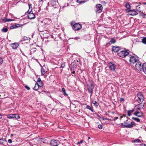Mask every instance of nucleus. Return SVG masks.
I'll list each match as a JSON object with an SVG mask.
<instances>
[{
  "mask_svg": "<svg viewBox=\"0 0 146 146\" xmlns=\"http://www.w3.org/2000/svg\"><path fill=\"white\" fill-rule=\"evenodd\" d=\"M70 25L72 27V29L74 31H78L82 28V25L79 23H74V22H72Z\"/></svg>",
  "mask_w": 146,
  "mask_h": 146,
  "instance_id": "1",
  "label": "nucleus"
},
{
  "mask_svg": "<svg viewBox=\"0 0 146 146\" xmlns=\"http://www.w3.org/2000/svg\"><path fill=\"white\" fill-rule=\"evenodd\" d=\"M129 50L124 48L123 50H121L120 52L118 53V55L120 57L125 58L129 54Z\"/></svg>",
  "mask_w": 146,
  "mask_h": 146,
  "instance_id": "2",
  "label": "nucleus"
},
{
  "mask_svg": "<svg viewBox=\"0 0 146 146\" xmlns=\"http://www.w3.org/2000/svg\"><path fill=\"white\" fill-rule=\"evenodd\" d=\"M135 125L134 122H131L130 123L128 120H126L124 122L123 125L126 128H131L132 127L133 125Z\"/></svg>",
  "mask_w": 146,
  "mask_h": 146,
  "instance_id": "3",
  "label": "nucleus"
},
{
  "mask_svg": "<svg viewBox=\"0 0 146 146\" xmlns=\"http://www.w3.org/2000/svg\"><path fill=\"white\" fill-rule=\"evenodd\" d=\"M102 5L100 4H98L96 5L95 11L97 13H100L102 11Z\"/></svg>",
  "mask_w": 146,
  "mask_h": 146,
  "instance_id": "4",
  "label": "nucleus"
},
{
  "mask_svg": "<svg viewBox=\"0 0 146 146\" xmlns=\"http://www.w3.org/2000/svg\"><path fill=\"white\" fill-rule=\"evenodd\" d=\"M42 85L43 84L41 81H37L36 83L35 84V86L33 89L35 90H36L38 89L39 87L42 86Z\"/></svg>",
  "mask_w": 146,
  "mask_h": 146,
  "instance_id": "5",
  "label": "nucleus"
},
{
  "mask_svg": "<svg viewBox=\"0 0 146 146\" xmlns=\"http://www.w3.org/2000/svg\"><path fill=\"white\" fill-rule=\"evenodd\" d=\"M129 61L131 63L134 64L137 62L138 60L137 58L134 56L129 55Z\"/></svg>",
  "mask_w": 146,
  "mask_h": 146,
  "instance_id": "6",
  "label": "nucleus"
},
{
  "mask_svg": "<svg viewBox=\"0 0 146 146\" xmlns=\"http://www.w3.org/2000/svg\"><path fill=\"white\" fill-rule=\"evenodd\" d=\"M137 96L139 99L137 100L138 102L139 103H141L144 100V98L143 94L140 92L138 93Z\"/></svg>",
  "mask_w": 146,
  "mask_h": 146,
  "instance_id": "7",
  "label": "nucleus"
},
{
  "mask_svg": "<svg viewBox=\"0 0 146 146\" xmlns=\"http://www.w3.org/2000/svg\"><path fill=\"white\" fill-rule=\"evenodd\" d=\"M58 3L57 0H50L48 5L50 7H54L57 5Z\"/></svg>",
  "mask_w": 146,
  "mask_h": 146,
  "instance_id": "8",
  "label": "nucleus"
},
{
  "mask_svg": "<svg viewBox=\"0 0 146 146\" xmlns=\"http://www.w3.org/2000/svg\"><path fill=\"white\" fill-rule=\"evenodd\" d=\"M60 143V141L58 140L52 139L51 140L50 145L51 146H57Z\"/></svg>",
  "mask_w": 146,
  "mask_h": 146,
  "instance_id": "9",
  "label": "nucleus"
},
{
  "mask_svg": "<svg viewBox=\"0 0 146 146\" xmlns=\"http://www.w3.org/2000/svg\"><path fill=\"white\" fill-rule=\"evenodd\" d=\"M87 86L88 92L89 93L91 94L92 95L94 86H93L92 84V83H91L90 84H87Z\"/></svg>",
  "mask_w": 146,
  "mask_h": 146,
  "instance_id": "10",
  "label": "nucleus"
},
{
  "mask_svg": "<svg viewBox=\"0 0 146 146\" xmlns=\"http://www.w3.org/2000/svg\"><path fill=\"white\" fill-rule=\"evenodd\" d=\"M134 115L138 117H142L144 116L142 112L140 111H139L138 110H136L134 113Z\"/></svg>",
  "mask_w": 146,
  "mask_h": 146,
  "instance_id": "11",
  "label": "nucleus"
},
{
  "mask_svg": "<svg viewBox=\"0 0 146 146\" xmlns=\"http://www.w3.org/2000/svg\"><path fill=\"white\" fill-rule=\"evenodd\" d=\"M125 7H126L127 9H126V12L128 13H129L131 11V6L129 3H127L125 5Z\"/></svg>",
  "mask_w": 146,
  "mask_h": 146,
  "instance_id": "12",
  "label": "nucleus"
},
{
  "mask_svg": "<svg viewBox=\"0 0 146 146\" xmlns=\"http://www.w3.org/2000/svg\"><path fill=\"white\" fill-rule=\"evenodd\" d=\"M141 63L140 62H138L136 63L135 65V67L136 69L138 70H141V69H142V65H141Z\"/></svg>",
  "mask_w": 146,
  "mask_h": 146,
  "instance_id": "13",
  "label": "nucleus"
},
{
  "mask_svg": "<svg viewBox=\"0 0 146 146\" xmlns=\"http://www.w3.org/2000/svg\"><path fill=\"white\" fill-rule=\"evenodd\" d=\"M109 68L112 71H114L115 68V65L111 62H110L109 63Z\"/></svg>",
  "mask_w": 146,
  "mask_h": 146,
  "instance_id": "14",
  "label": "nucleus"
},
{
  "mask_svg": "<svg viewBox=\"0 0 146 146\" xmlns=\"http://www.w3.org/2000/svg\"><path fill=\"white\" fill-rule=\"evenodd\" d=\"M120 48L119 46H113L112 48V51L114 52H116L120 50Z\"/></svg>",
  "mask_w": 146,
  "mask_h": 146,
  "instance_id": "15",
  "label": "nucleus"
},
{
  "mask_svg": "<svg viewBox=\"0 0 146 146\" xmlns=\"http://www.w3.org/2000/svg\"><path fill=\"white\" fill-rule=\"evenodd\" d=\"M144 104L141 103H140V104L137 105L136 107H137V109L138 110H140L141 109H143L144 107Z\"/></svg>",
  "mask_w": 146,
  "mask_h": 146,
  "instance_id": "16",
  "label": "nucleus"
},
{
  "mask_svg": "<svg viewBox=\"0 0 146 146\" xmlns=\"http://www.w3.org/2000/svg\"><path fill=\"white\" fill-rule=\"evenodd\" d=\"M28 13V17L30 19H34L35 18L34 14L33 13Z\"/></svg>",
  "mask_w": 146,
  "mask_h": 146,
  "instance_id": "17",
  "label": "nucleus"
},
{
  "mask_svg": "<svg viewBox=\"0 0 146 146\" xmlns=\"http://www.w3.org/2000/svg\"><path fill=\"white\" fill-rule=\"evenodd\" d=\"M50 21V20L49 19H45L42 21V23L45 24H48Z\"/></svg>",
  "mask_w": 146,
  "mask_h": 146,
  "instance_id": "18",
  "label": "nucleus"
},
{
  "mask_svg": "<svg viewBox=\"0 0 146 146\" xmlns=\"http://www.w3.org/2000/svg\"><path fill=\"white\" fill-rule=\"evenodd\" d=\"M7 143V140L5 138L0 139V144L4 145L5 144Z\"/></svg>",
  "mask_w": 146,
  "mask_h": 146,
  "instance_id": "19",
  "label": "nucleus"
},
{
  "mask_svg": "<svg viewBox=\"0 0 146 146\" xmlns=\"http://www.w3.org/2000/svg\"><path fill=\"white\" fill-rule=\"evenodd\" d=\"M11 46L13 49L17 48L19 44L17 43H15L11 44Z\"/></svg>",
  "mask_w": 146,
  "mask_h": 146,
  "instance_id": "20",
  "label": "nucleus"
},
{
  "mask_svg": "<svg viewBox=\"0 0 146 146\" xmlns=\"http://www.w3.org/2000/svg\"><path fill=\"white\" fill-rule=\"evenodd\" d=\"M29 7V9L27 11V13H31L32 12L33 8L32 7V5L30 3L28 4Z\"/></svg>",
  "mask_w": 146,
  "mask_h": 146,
  "instance_id": "21",
  "label": "nucleus"
},
{
  "mask_svg": "<svg viewBox=\"0 0 146 146\" xmlns=\"http://www.w3.org/2000/svg\"><path fill=\"white\" fill-rule=\"evenodd\" d=\"M131 13H129V14L130 15H131V16H134V15H137L138 14V13L135 10H131Z\"/></svg>",
  "mask_w": 146,
  "mask_h": 146,
  "instance_id": "22",
  "label": "nucleus"
},
{
  "mask_svg": "<svg viewBox=\"0 0 146 146\" xmlns=\"http://www.w3.org/2000/svg\"><path fill=\"white\" fill-rule=\"evenodd\" d=\"M46 68L45 67V66L44 67H42V68H41V75H42V76L44 75L46 73V72L45 71V68Z\"/></svg>",
  "mask_w": 146,
  "mask_h": 146,
  "instance_id": "23",
  "label": "nucleus"
},
{
  "mask_svg": "<svg viewBox=\"0 0 146 146\" xmlns=\"http://www.w3.org/2000/svg\"><path fill=\"white\" fill-rule=\"evenodd\" d=\"M142 69L145 73L146 74V62L144 63L143 64Z\"/></svg>",
  "mask_w": 146,
  "mask_h": 146,
  "instance_id": "24",
  "label": "nucleus"
},
{
  "mask_svg": "<svg viewBox=\"0 0 146 146\" xmlns=\"http://www.w3.org/2000/svg\"><path fill=\"white\" fill-rule=\"evenodd\" d=\"M89 0H77L76 2L79 4H81L84 3L86 2Z\"/></svg>",
  "mask_w": 146,
  "mask_h": 146,
  "instance_id": "25",
  "label": "nucleus"
},
{
  "mask_svg": "<svg viewBox=\"0 0 146 146\" xmlns=\"http://www.w3.org/2000/svg\"><path fill=\"white\" fill-rule=\"evenodd\" d=\"M135 110L134 109L132 110H129L127 111V115L129 116H131L132 113Z\"/></svg>",
  "mask_w": 146,
  "mask_h": 146,
  "instance_id": "26",
  "label": "nucleus"
},
{
  "mask_svg": "<svg viewBox=\"0 0 146 146\" xmlns=\"http://www.w3.org/2000/svg\"><path fill=\"white\" fill-rule=\"evenodd\" d=\"M141 3H140V4H139L138 5V6H137V7L136 9V11H138L140 12L141 11Z\"/></svg>",
  "mask_w": 146,
  "mask_h": 146,
  "instance_id": "27",
  "label": "nucleus"
},
{
  "mask_svg": "<svg viewBox=\"0 0 146 146\" xmlns=\"http://www.w3.org/2000/svg\"><path fill=\"white\" fill-rule=\"evenodd\" d=\"M139 4H140V3H134L132 4V7H134V8H136L137 7L138 5Z\"/></svg>",
  "mask_w": 146,
  "mask_h": 146,
  "instance_id": "28",
  "label": "nucleus"
},
{
  "mask_svg": "<svg viewBox=\"0 0 146 146\" xmlns=\"http://www.w3.org/2000/svg\"><path fill=\"white\" fill-rule=\"evenodd\" d=\"M36 48H32L30 50V54L31 55L32 54L35 52L36 51Z\"/></svg>",
  "mask_w": 146,
  "mask_h": 146,
  "instance_id": "29",
  "label": "nucleus"
},
{
  "mask_svg": "<svg viewBox=\"0 0 146 146\" xmlns=\"http://www.w3.org/2000/svg\"><path fill=\"white\" fill-rule=\"evenodd\" d=\"M15 114H11L7 115V117L9 119H13L14 118Z\"/></svg>",
  "mask_w": 146,
  "mask_h": 146,
  "instance_id": "30",
  "label": "nucleus"
},
{
  "mask_svg": "<svg viewBox=\"0 0 146 146\" xmlns=\"http://www.w3.org/2000/svg\"><path fill=\"white\" fill-rule=\"evenodd\" d=\"M30 39V38L29 37H27L26 36H25L23 37V38L21 40V41H23L27 40H29Z\"/></svg>",
  "mask_w": 146,
  "mask_h": 146,
  "instance_id": "31",
  "label": "nucleus"
},
{
  "mask_svg": "<svg viewBox=\"0 0 146 146\" xmlns=\"http://www.w3.org/2000/svg\"><path fill=\"white\" fill-rule=\"evenodd\" d=\"M62 91L63 93V94L64 96H68V94L66 93V90L64 88H62Z\"/></svg>",
  "mask_w": 146,
  "mask_h": 146,
  "instance_id": "32",
  "label": "nucleus"
},
{
  "mask_svg": "<svg viewBox=\"0 0 146 146\" xmlns=\"http://www.w3.org/2000/svg\"><path fill=\"white\" fill-rule=\"evenodd\" d=\"M53 11L55 13L58 12L59 11V8L58 7H54Z\"/></svg>",
  "mask_w": 146,
  "mask_h": 146,
  "instance_id": "33",
  "label": "nucleus"
},
{
  "mask_svg": "<svg viewBox=\"0 0 146 146\" xmlns=\"http://www.w3.org/2000/svg\"><path fill=\"white\" fill-rule=\"evenodd\" d=\"M140 15L143 17V18H146V14L143 13V12H141Z\"/></svg>",
  "mask_w": 146,
  "mask_h": 146,
  "instance_id": "34",
  "label": "nucleus"
},
{
  "mask_svg": "<svg viewBox=\"0 0 146 146\" xmlns=\"http://www.w3.org/2000/svg\"><path fill=\"white\" fill-rule=\"evenodd\" d=\"M142 42L143 44H146V37H143L142 39Z\"/></svg>",
  "mask_w": 146,
  "mask_h": 146,
  "instance_id": "35",
  "label": "nucleus"
},
{
  "mask_svg": "<svg viewBox=\"0 0 146 146\" xmlns=\"http://www.w3.org/2000/svg\"><path fill=\"white\" fill-rule=\"evenodd\" d=\"M116 40L114 38H111V40L110 41V42L111 44H113L115 43Z\"/></svg>",
  "mask_w": 146,
  "mask_h": 146,
  "instance_id": "36",
  "label": "nucleus"
},
{
  "mask_svg": "<svg viewBox=\"0 0 146 146\" xmlns=\"http://www.w3.org/2000/svg\"><path fill=\"white\" fill-rule=\"evenodd\" d=\"M132 119L135 121H136L137 122H139L140 121V119L137 117H132Z\"/></svg>",
  "mask_w": 146,
  "mask_h": 146,
  "instance_id": "37",
  "label": "nucleus"
},
{
  "mask_svg": "<svg viewBox=\"0 0 146 146\" xmlns=\"http://www.w3.org/2000/svg\"><path fill=\"white\" fill-rule=\"evenodd\" d=\"M133 142H135L136 143H140L141 142V141L139 139H135L133 141Z\"/></svg>",
  "mask_w": 146,
  "mask_h": 146,
  "instance_id": "38",
  "label": "nucleus"
},
{
  "mask_svg": "<svg viewBox=\"0 0 146 146\" xmlns=\"http://www.w3.org/2000/svg\"><path fill=\"white\" fill-rule=\"evenodd\" d=\"M92 103L94 105L96 106H98V104L97 103V102L96 101H93L92 102Z\"/></svg>",
  "mask_w": 146,
  "mask_h": 146,
  "instance_id": "39",
  "label": "nucleus"
},
{
  "mask_svg": "<svg viewBox=\"0 0 146 146\" xmlns=\"http://www.w3.org/2000/svg\"><path fill=\"white\" fill-rule=\"evenodd\" d=\"M8 31V29L7 28H3L1 29V31L3 32H7Z\"/></svg>",
  "mask_w": 146,
  "mask_h": 146,
  "instance_id": "40",
  "label": "nucleus"
},
{
  "mask_svg": "<svg viewBox=\"0 0 146 146\" xmlns=\"http://www.w3.org/2000/svg\"><path fill=\"white\" fill-rule=\"evenodd\" d=\"M86 108L91 110L92 112L93 111V110L92 109L91 107L88 105H87L86 106Z\"/></svg>",
  "mask_w": 146,
  "mask_h": 146,
  "instance_id": "41",
  "label": "nucleus"
},
{
  "mask_svg": "<svg viewBox=\"0 0 146 146\" xmlns=\"http://www.w3.org/2000/svg\"><path fill=\"white\" fill-rule=\"evenodd\" d=\"M23 25L22 24H19L15 25V26L16 27V28L21 26Z\"/></svg>",
  "mask_w": 146,
  "mask_h": 146,
  "instance_id": "42",
  "label": "nucleus"
},
{
  "mask_svg": "<svg viewBox=\"0 0 146 146\" xmlns=\"http://www.w3.org/2000/svg\"><path fill=\"white\" fill-rule=\"evenodd\" d=\"M14 118H20V117L18 115L15 114Z\"/></svg>",
  "mask_w": 146,
  "mask_h": 146,
  "instance_id": "43",
  "label": "nucleus"
},
{
  "mask_svg": "<svg viewBox=\"0 0 146 146\" xmlns=\"http://www.w3.org/2000/svg\"><path fill=\"white\" fill-rule=\"evenodd\" d=\"M65 66L64 63H62L61 64V67L64 68Z\"/></svg>",
  "mask_w": 146,
  "mask_h": 146,
  "instance_id": "44",
  "label": "nucleus"
},
{
  "mask_svg": "<svg viewBox=\"0 0 146 146\" xmlns=\"http://www.w3.org/2000/svg\"><path fill=\"white\" fill-rule=\"evenodd\" d=\"M3 62V59L1 57H0V64H2Z\"/></svg>",
  "mask_w": 146,
  "mask_h": 146,
  "instance_id": "45",
  "label": "nucleus"
},
{
  "mask_svg": "<svg viewBox=\"0 0 146 146\" xmlns=\"http://www.w3.org/2000/svg\"><path fill=\"white\" fill-rule=\"evenodd\" d=\"M98 128L100 129H101L102 128V126L101 125H99L98 126Z\"/></svg>",
  "mask_w": 146,
  "mask_h": 146,
  "instance_id": "46",
  "label": "nucleus"
},
{
  "mask_svg": "<svg viewBox=\"0 0 146 146\" xmlns=\"http://www.w3.org/2000/svg\"><path fill=\"white\" fill-rule=\"evenodd\" d=\"M83 142V140H80V142H77V144H80L82 143Z\"/></svg>",
  "mask_w": 146,
  "mask_h": 146,
  "instance_id": "47",
  "label": "nucleus"
},
{
  "mask_svg": "<svg viewBox=\"0 0 146 146\" xmlns=\"http://www.w3.org/2000/svg\"><path fill=\"white\" fill-rule=\"evenodd\" d=\"M16 28V27L15 26V25L14 26H12L10 27V28L11 29H13Z\"/></svg>",
  "mask_w": 146,
  "mask_h": 146,
  "instance_id": "48",
  "label": "nucleus"
},
{
  "mask_svg": "<svg viewBox=\"0 0 146 146\" xmlns=\"http://www.w3.org/2000/svg\"><path fill=\"white\" fill-rule=\"evenodd\" d=\"M14 20L11 19H7V22L11 21H13Z\"/></svg>",
  "mask_w": 146,
  "mask_h": 146,
  "instance_id": "49",
  "label": "nucleus"
},
{
  "mask_svg": "<svg viewBox=\"0 0 146 146\" xmlns=\"http://www.w3.org/2000/svg\"><path fill=\"white\" fill-rule=\"evenodd\" d=\"M118 117H114L113 119H112V120H115L118 119Z\"/></svg>",
  "mask_w": 146,
  "mask_h": 146,
  "instance_id": "50",
  "label": "nucleus"
},
{
  "mask_svg": "<svg viewBox=\"0 0 146 146\" xmlns=\"http://www.w3.org/2000/svg\"><path fill=\"white\" fill-rule=\"evenodd\" d=\"M3 21L5 22H7V18H5L3 19Z\"/></svg>",
  "mask_w": 146,
  "mask_h": 146,
  "instance_id": "51",
  "label": "nucleus"
},
{
  "mask_svg": "<svg viewBox=\"0 0 146 146\" xmlns=\"http://www.w3.org/2000/svg\"><path fill=\"white\" fill-rule=\"evenodd\" d=\"M8 142L9 143H11L12 142V140L11 139H9L8 140Z\"/></svg>",
  "mask_w": 146,
  "mask_h": 146,
  "instance_id": "52",
  "label": "nucleus"
},
{
  "mask_svg": "<svg viewBox=\"0 0 146 146\" xmlns=\"http://www.w3.org/2000/svg\"><path fill=\"white\" fill-rule=\"evenodd\" d=\"M25 87L26 89H27L28 90H29L30 89V88L27 86H25Z\"/></svg>",
  "mask_w": 146,
  "mask_h": 146,
  "instance_id": "53",
  "label": "nucleus"
},
{
  "mask_svg": "<svg viewBox=\"0 0 146 146\" xmlns=\"http://www.w3.org/2000/svg\"><path fill=\"white\" fill-rule=\"evenodd\" d=\"M140 146H146V145L145 144H142L140 145Z\"/></svg>",
  "mask_w": 146,
  "mask_h": 146,
  "instance_id": "54",
  "label": "nucleus"
},
{
  "mask_svg": "<svg viewBox=\"0 0 146 146\" xmlns=\"http://www.w3.org/2000/svg\"><path fill=\"white\" fill-rule=\"evenodd\" d=\"M120 100L121 101H124V99L123 98H120Z\"/></svg>",
  "mask_w": 146,
  "mask_h": 146,
  "instance_id": "55",
  "label": "nucleus"
},
{
  "mask_svg": "<svg viewBox=\"0 0 146 146\" xmlns=\"http://www.w3.org/2000/svg\"><path fill=\"white\" fill-rule=\"evenodd\" d=\"M79 38H80L79 37H75V38H74V39H76V40H77V39H79Z\"/></svg>",
  "mask_w": 146,
  "mask_h": 146,
  "instance_id": "56",
  "label": "nucleus"
},
{
  "mask_svg": "<svg viewBox=\"0 0 146 146\" xmlns=\"http://www.w3.org/2000/svg\"><path fill=\"white\" fill-rule=\"evenodd\" d=\"M75 73V71L74 70V69H73V71L72 72V73L73 74H74Z\"/></svg>",
  "mask_w": 146,
  "mask_h": 146,
  "instance_id": "57",
  "label": "nucleus"
},
{
  "mask_svg": "<svg viewBox=\"0 0 146 146\" xmlns=\"http://www.w3.org/2000/svg\"><path fill=\"white\" fill-rule=\"evenodd\" d=\"M2 117V116L1 115V114L0 113V119Z\"/></svg>",
  "mask_w": 146,
  "mask_h": 146,
  "instance_id": "58",
  "label": "nucleus"
},
{
  "mask_svg": "<svg viewBox=\"0 0 146 146\" xmlns=\"http://www.w3.org/2000/svg\"><path fill=\"white\" fill-rule=\"evenodd\" d=\"M108 113H107V112H106V113H105V115H108Z\"/></svg>",
  "mask_w": 146,
  "mask_h": 146,
  "instance_id": "59",
  "label": "nucleus"
},
{
  "mask_svg": "<svg viewBox=\"0 0 146 146\" xmlns=\"http://www.w3.org/2000/svg\"><path fill=\"white\" fill-rule=\"evenodd\" d=\"M38 81H41L40 78H38Z\"/></svg>",
  "mask_w": 146,
  "mask_h": 146,
  "instance_id": "60",
  "label": "nucleus"
},
{
  "mask_svg": "<svg viewBox=\"0 0 146 146\" xmlns=\"http://www.w3.org/2000/svg\"><path fill=\"white\" fill-rule=\"evenodd\" d=\"M122 117H123V116H120V119H121Z\"/></svg>",
  "mask_w": 146,
  "mask_h": 146,
  "instance_id": "61",
  "label": "nucleus"
},
{
  "mask_svg": "<svg viewBox=\"0 0 146 146\" xmlns=\"http://www.w3.org/2000/svg\"><path fill=\"white\" fill-rule=\"evenodd\" d=\"M88 139H90V137H88Z\"/></svg>",
  "mask_w": 146,
  "mask_h": 146,
  "instance_id": "62",
  "label": "nucleus"
},
{
  "mask_svg": "<svg viewBox=\"0 0 146 146\" xmlns=\"http://www.w3.org/2000/svg\"><path fill=\"white\" fill-rule=\"evenodd\" d=\"M112 114H114V111H113V112H112Z\"/></svg>",
  "mask_w": 146,
  "mask_h": 146,
  "instance_id": "63",
  "label": "nucleus"
},
{
  "mask_svg": "<svg viewBox=\"0 0 146 146\" xmlns=\"http://www.w3.org/2000/svg\"><path fill=\"white\" fill-rule=\"evenodd\" d=\"M144 5H146V3H143Z\"/></svg>",
  "mask_w": 146,
  "mask_h": 146,
  "instance_id": "64",
  "label": "nucleus"
}]
</instances>
